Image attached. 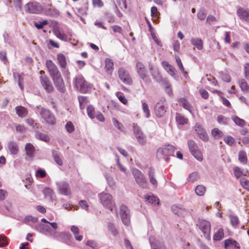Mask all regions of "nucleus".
<instances>
[{"instance_id":"obj_50","label":"nucleus","mask_w":249,"mask_h":249,"mask_svg":"<svg viewBox=\"0 0 249 249\" xmlns=\"http://www.w3.org/2000/svg\"><path fill=\"white\" fill-rule=\"evenodd\" d=\"M233 172L235 177L238 178L243 175V172L239 167H235L233 168Z\"/></svg>"},{"instance_id":"obj_33","label":"nucleus","mask_w":249,"mask_h":249,"mask_svg":"<svg viewBox=\"0 0 249 249\" xmlns=\"http://www.w3.org/2000/svg\"><path fill=\"white\" fill-rule=\"evenodd\" d=\"M149 69L151 74L154 79H158L160 78V73L157 68H155L153 65H150Z\"/></svg>"},{"instance_id":"obj_48","label":"nucleus","mask_w":249,"mask_h":249,"mask_svg":"<svg viewBox=\"0 0 249 249\" xmlns=\"http://www.w3.org/2000/svg\"><path fill=\"white\" fill-rule=\"evenodd\" d=\"M47 14L53 17H57L59 15V12L56 9L51 7L47 10Z\"/></svg>"},{"instance_id":"obj_5","label":"nucleus","mask_w":249,"mask_h":249,"mask_svg":"<svg viewBox=\"0 0 249 249\" xmlns=\"http://www.w3.org/2000/svg\"><path fill=\"white\" fill-rule=\"evenodd\" d=\"M137 71L141 78L146 84L151 82V80L146 68L141 62H137L136 65Z\"/></svg>"},{"instance_id":"obj_42","label":"nucleus","mask_w":249,"mask_h":249,"mask_svg":"<svg viewBox=\"0 0 249 249\" xmlns=\"http://www.w3.org/2000/svg\"><path fill=\"white\" fill-rule=\"evenodd\" d=\"M36 137L38 139H39L45 142H48L50 141V138L47 135L40 132H36Z\"/></svg>"},{"instance_id":"obj_30","label":"nucleus","mask_w":249,"mask_h":249,"mask_svg":"<svg viewBox=\"0 0 249 249\" xmlns=\"http://www.w3.org/2000/svg\"><path fill=\"white\" fill-rule=\"evenodd\" d=\"M176 121L178 124L184 125L188 122V119L185 118L180 113H177L176 115Z\"/></svg>"},{"instance_id":"obj_58","label":"nucleus","mask_w":249,"mask_h":249,"mask_svg":"<svg viewBox=\"0 0 249 249\" xmlns=\"http://www.w3.org/2000/svg\"><path fill=\"white\" fill-rule=\"evenodd\" d=\"M207 12L204 10H200L197 13V17L200 20H204L207 16Z\"/></svg>"},{"instance_id":"obj_1","label":"nucleus","mask_w":249,"mask_h":249,"mask_svg":"<svg viewBox=\"0 0 249 249\" xmlns=\"http://www.w3.org/2000/svg\"><path fill=\"white\" fill-rule=\"evenodd\" d=\"M98 197L100 202L105 207L112 211L115 203L111 195L102 192L98 195Z\"/></svg>"},{"instance_id":"obj_35","label":"nucleus","mask_w":249,"mask_h":249,"mask_svg":"<svg viewBox=\"0 0 249 249\" xmlns=\"http://www.w3.org/2000/svg\"><path fill=\"white\" fill-rule=\"evenodd\" d=\"M231 119L236 125L240 127H244L246 125V121L237 116H232Z\"/></svg>"},{"instance_id":"obj_52","label":"nucleus","mask_w":249,"mask_h":249,"mask_svg":"<svg viewBox=\"0 0 249 249\" xmlns=\"http://www.w3.org/2000/svg\"><path fill=\"white\" fill-rule=\"evenodd\" d=\"M67 131L69 133H72L74 131V126L71 121L68 122L65 125Z\"/></svg>"},{"instance_id":"obj_11","label":"nucleus","mask_w":249,"mask_h":249,"mask_svg":"<svg viewBox=\"0 0 249 249\" xmlns=\"http://www.w3.org/2000/svg\"><path fill=\"white\" fill-rule=\"evenodd\" d=\"M45 65L51 78L61 74L57 67L51 60H47Z\"/></svg>"},{"instance_id":"obj_37","label":"nucleus","mask_w":249,"mask_h":249,"mask_svg":"<svg viewBox=\"0 0 249 249\" xmlns=\"http://www.w3.org/2000/svg\"><path fill=\"white\" fill-rule=\"evenodd\" d=\"M206 191L205 187L202 185L196 186L195 189L196 194L199 196H203Z\"/></svg>"},{"instance_id":"obj_63","label":"nucleus","mask_w":249,"mask_h":249,"mask_svg":"<svg viewBox=\"0 0 249 249\" xmlns=\"http://www.w3.org/2000/svg\"><path fill=\"white\" fill-rule=\"evenodd\" d=\"M199 93L200 94L202 98L204 99H207L209 98V93L207 90L204 89H201L199 90Z\"/></svg>"},{"instance_id":"obj_53","label":"nucleus","mask_w":249,"mask_h":249,"mask_svg":"<svg viewBox=\"0 0 249 249\" xmlns=\"http://www.w3.org/2000/svg\"><path fill=\"white\" fill-rule=\"evenodd\" d=\"M146 198L149 203L152 204H158L159 203L158 198L154 196H147Z\"/></svg>"},{"instance_id":"obj_61","label":"nucleus","mask_w":249,"mask_h":249,"mask_svg":"<svg viewBox=\"0 0 249 249\" xmlns=\"http://www.w3.org/2000/svg\"><path fill=\"white\" fill-rule=\"evenodd\" d=\"M52 113L50 111L44 108H42L40 112V115L44 120H46L47 118Z\"/></svg>"},{"instance_id":"obj_13","label":"nucleus","mask_w":249,"mask_h":249,"mask_svg":"<svg viewBox=\"0 0 249 249\" xmlns=\"http://www.w3.org/2000/svg\"><path fill=\"white\" fill-rule=\"evenodd\" d=\"M224 249H240L241 245L239 242L232 238H229L224 241Z\"/></svg>"},{"instance_id":"obj_47","label":"nucleus","mask_w":249,"mask_h":249,"mask_svg":"<svg viewBox=\"0 0 249 249\" xmlns=\"http://www.w3.org/2000/svg\"><path fill=\"white\" fill-rule=\"evenodd\" d=\"M229 119L223 115H220L218 116L217 118V122L220 124H227Z\"/></svg>"},{"instance_id":"obj_29","label":"nucleus","mask_w":249,"mask_h":249,"mask_svg":"<svg viewBox=\"0 0 249 249\" xmlns=\"http://www.w3.org/2000/svg\"><path fill=\"white\" fill-rule=\"evenodd\" d=\"M148 177L149 178L150 183L155 187H157L158 182L155 178V172L153 168L152 167L149 168L148 170Z\"/></svg>"},{"instance_id":"obj_31","label":"nucleus","mask_w":249,"mask_h":249,"mask_svg":"<svg viewBox=\"0 0 249 249\" xmlns=\"http://www.w3.org/2000/svg\"><path fill=\"white\" fill-rule=\"evenodd\" d=\"M238 83L242 91L246 93L249 92V85L244 79L239 80Z\"/></svg>"},{"instance_id":"obj_51","label":"nucleus","mask_w":249,"mask_h":249,"mask_svg":"<svg viewBox=\"0 0 249 249\" xmlns=\"http://www.w3.org/2000/svg\"><path fill=\"white\" fill-rule=\"evenodd\" d=\"M110 27L114 33H118L121 35H123V29L120 26L114 25Z\"/></svg>"},{"instance_id":"obj_6","label":"nucleus","mask_w":249,"mask_h":249,"mask_svg":"<svg viewBox=\"0 0 249 249\" xmlns=\"http://www.w3.org/2000/svg\"><path fill=\"white\" fill-rule=\"evenodd\" d=\"M132 175L136 183L142 188H147V181L143 174L138 169L134 168L132 170Z\"/></svg>"},{"instance_id":"obj_24","label":"nucleus","mask_w":249,"mask_h":249,"mask_svg":"<svg viewBox=\"0 0 249 249\" xmlns=\"http://www.w3.org/2000/svg\"><path fill=\"white\" fill-rule=\"evenodd\" d=\"M15 110L18 116L21 118L26 117L28 113L27 109L21 106L16 107Z\"/></svg>"},{"instance_id":"obj_41","label":"nucleus","mask_w":249,"mask_h":249,"mask_svg":"<svg viewBox=\"0 0 249 249\" xmlns=\"http://www.w3.org/2000/svg\"><path fill=\"white\" fill-rule=\"evenodd\" d=\"M116 96L119 100L124 105H126L128 103V100L122 92L117 91L115 93Z\"/></svg>"},{"instance_id":"obj_60","label":"nucleus","mask_w":249,"mask_h":249,"mask_svg":"<svg viewBox=\"0 0 249 249\" xmlns=\"http://www.w3.org/2000/svg\"><path fill=\"white\" fill-rule=\"evenodd\" d=\"M240 182L241 185L244 189L249 191V180L242 178L240 179Z\"/></svg>"},{"instance_id":"obj_3","label":"nucleus","mask_w":249,"mask_h":249,"mask_svg":"<svg viewBox=\"0 0 249 249\" xmlns=\"http://www.w3.org/2000/svg\"><path fill=\"white\" fill-rule=\"evenodd\" d=\"M74 85L82 93H87L89 89L88 83L82 75H78L74 79Z\"/></svg>"},{"instance_id":"obj_57","label":"nucleus","mask_w":249,"mask_h":249,"mask_svg":"<svg viewBox=\"0 0 249 249\" xmlns=\"http://www.w3.org/2000/svg\"><path fill=\"white\" fill-rule=\"evenodd\" d=\"M175 58L176 61L177 63L178 66V69L180 70V71L181 72H184V68L183 66V65L182 64L181 60L180 57H179V56L176 55L175 56Z\"/></svg>"},{"instance_id":"obj_22","label":"nucleus","mask_w":249,"mask_h":249,"mask_svg":"<svg viewBox=\"0 0 249 249\" xmlns=\"http://www.w3.org/2000/svg\"><path fill=\"white\" fill-rule=\"evenodd\" d=\"M114 63L113 61L110 58H107L105 60V69L107 73L111 74L114 70Z\"/></svg>"},{"instance_id":"obj_18","label":"nucleus","mask_w":249,"mask_h":249,"mask_svg":"<svg viewBox=\"0 0 249 249\" xmlns=\"http://www.w3.org/2000/svg\"><path fill=\"white\" fill-rule=\"evenodd\" d=\"M176 149V148L174 146L168 145L166 147L159 148L157 153L165 156H174Z\"/></svg>"},{"instance_id":"obj_45","label":"nucleus","mask_w":249,"mask_h":249,"mask_svg":"<svg viewBox=\"0 0 249 249\" xmlns=\"http://www.w3.org/2000/svg\"><path fill=\"white\" fill-rule=\"evenodd\" d=\"M129 1V0H116V2L122 10H125L127 9V3Z\"/></svg>"},{"instance_id":"obj_43","label":"nucleus","mask_w":249,"mask_h":249,"mask_svg":"<svg viewBox=\"0 0 249 249\" xmlns=\"http://www.w3.org/2000/svg\"><path fill=\"white\" fill-rule=\"evenodd\" d=\"M212 135L216 139H218L223 136V133L217 128H214L212 130Z\"/></svg>"},{"instance_id":"obj_44","label":"nucleus","mask_w":249,"mask_h":249,"mask_svg":"<svg viewBox=\"0 0 249 249\" xmlns=\"http://www.w3.org/2000/svg\"><path fill=\"white\" fill-rule=\"evenodd\" d=\"M37 220V217L32 216V215H27L24 218L23 222L26 224H30V223H36Z\"/></svg>"},{"instance_id":"obj_17","label":"nucleus","mask_w":249,"mask_h":249,"mask_svg":"<svg viewBox=\"0 0 249 249\" xmlns=\"http://www.w3.org/2000/svg\"><path fill=\"white\" fill-rule=\"evenodd\" d=\"M195 129L196 133L201 140L203 141H207L208 140V136L202 125L198 123L196 124L195 126Z\"/></svg>"},{"instance_id":"obj_38","label":"nucleus","mask_w":249,"mask_h":249,"mask_svg":"<svg viewBox=\"0 0 249 249\" xmlns=\"http://www.w3.org/2000/svg\"><path fill=\"white\" fill-rule=\"evenodd\" d=\"M80 108L83 110L88 103V98L86 96H80L78 97Z\"/></svg>"},{"instance_id":"obj_8","label":"nucleus","mask_w":249,"mask_h":249,"mask_svg":"<svg viewBox=\"0 0 249 249\" xmlns=\"http://www.w3.org/2000/svg\"><path fill=\"white\" fill-rule=\"evenodd\" d=\"M133 131L138 142L142 145L145 144L146 143L145 137L140 126L136 123L133 124Z\"/></svg>"},{"instance_id":"obj_39","label":"nucleus","mask_w":249,"mask_h":249,"mask_svg":"<svg viewBox=\"0 0 249 249\" xmlns=\"http://www.w3.org/2000/svg\"><path fill=\"white\" fill-rule=\"evenodd\" d=\"M71 231L74 234L75 238L76 240L81 241L83 239L82 235H77L79 232V228L77 227L72 226L71 227Z\"/></svg>"},{"instance_id":"obj_34","label":"nucleus","mask_w":249,"mask_h":249,"mask_svg":"<svg viewBox=\"0 0 249 249\" xmlns=\"http://www.w3.org/2000/svg\"><path fill=\"white\" fill-rule=\"evenodd\" d=\"M25 148L26 155L30 157H32L35 151L34 146L31 143H28L26 144Z\"/></svg>"},{"instance_id":"obj_56","label":"nucleus","mask_w":249,"mask_h":249,"mask_svg":"<svg viewBox=\"0 0 249 249\" xmlns=\"http://www.w3.org/2000/svg\"><path fill=\"white\" fill-rule=\"evenodd\" d=\"M7 238L3 234L0 235V247H4L8 245Z\"/></svg>"},{"instance_id":"obj_59","label":"nucleus","mask_w":249,"mask_h":249,"mask_svg":"<svg viewBox=\"0 0 249 249\" xmlns=\"http://www.w3.org/2000/svg\"><path fill=\"white\" fill-rule=\"evenodd\" d=\"M48 21L47 20H44L42 21L36 22L34 24L35 26L38 29H40L43 28L44 25H47Z\"/></svg>"},{"instance_id":"obj_27","label":"nucleus","mask_w":249,"mask_h":249,"mask_svg":"<svg viewBox=\"0 0 249 249\" xmlns=\"http://www.w3.org/2000/svg\"><path fill=\"white\" fill-rule=\"evenodd\" d=\"M164 69L172 76L176 74L175 69L167 61H163L161 63Z\"/></svg>"},{"instance_id":"obj_36","label":"nucleus","mask_w":249,"mask_h":249,"mask_svg":"<svg viewBox=\"0 0 249 249\" xmlns=\"http://www.w3.org/2000/svg\"><path fill=\"white\" fill-rule=\"evenodd\" d=\"M54 34L59 39L66 41L67 40V36L65 34L61 31L59 29H55L53 31Z\"/></svg>"},{"instance_id":"obj_14","label":"nucleus","mask_w":249,"mask_h":249,"mask_svg":"<svg viewBox=\"0 0 249 249\" xmlns=\"http://www.w3.org/2000/svg\"><path fill=\"white\" fill-rule=\"evenodd\" d=\"M60 193L65 196L71 195V191L70 187L68 182L66 181H60L56 183Z\"/></svg>"},{"instance_id":"obj_15","label":"nucleus","mask_w":249,"mask_h":249,"mask_svg":"<svg viewBox=\"0 0 249 249\" xmlns=\"http://www.w3.org/2000/svg\"><path fill=\"white\" fill-rule=\"evenodd\" d=\"M52 79L57 89L61 93L64 92L65 91V87L61 74L53 77Z\"/></svg>"},{"instance_id":"obj_54","label":"nucleus","mask_w":249,"mask_h":249,"mask_svg":"<svg viewBox=\"0 0 249 249\" xmlns=\"http://www.w3.org/2000/svg\"><path fill=\"white\" fill-rule=\"evenodd\" d=\"M230 222L232 226L236 227L239 223V220L237 216L230 215Z\"/></svg>"},{"instance_id":"obj_19","label":"nucleus","mask_w":249,"mask_h":249,"mask_svg":"<svg viewBox=\"0 0 249 249\" xmlns=\"http://www.w3.org/2000/svg\"><path fill=\"white\" fill-rule=\"evenodd\" d=\"M224 237V229L221 226H217L214 229L213 239L214 241H219Z\"/></svg>"},{"instance_id":"obj_46","label":"nucleus","mask_w":249,"mask_h":249,"mask_svg":"<svg viewBox=\"0 0 249 249\" xmlns=\"http://www.w3.org/2000/svg\"><path fill=\"white\" fill-rule=\"evenodd\" d=\"M199 178V176L197 172H193L190 174L188 176V181L194 182Z\"/></svg>"},{"instance_id":"obj_12","label":"nucleus","mask_w":249,"mask_h":249,"mask_svg":"<svg viewBox=\"0 0 249 249\" xmlns=\"http://www.w3.org/2000/svg\"><path fill=\"white\" fill-rule=\"evenodd\" d=\"M26 10L30 13L39 14L43 8L40 4L36 2H29L26 5Z\"/></svg>"},{"instance_id":"obj_2","label":"nucleus","mask_w":249,"mask_h":249,"mask_svg":"<svg viewBox=\"0 0 249 249\" xmlns=\"http://www.w3.org/2000/svg\"><path fill=\"white\" fill-rule=\"evenodd\" d=\"M199 230L203 233L204 236L208 240L211 239V227L210 223L204 219H199L197 224Z\"/></svg>"},{"instance_id":"obj_40","label":"nucleus","mask_w":249,"mask_h":249,"mask_svg":"<svg viewBox=\"0 0 249 249\" xmlns=\"http://www.w3.org/2000/svg\"><path fill=\"white\" fill-rule=\"evenodd\" d=\"M87 112L88 116L90 119H93L95 118V108L92 106L89 105L87 107Z\"/></svg>"},{"instance_id":"obj_16","label":"nucleus","mask_w":249,"mask_h":249,"mask_svg":"<svg viewBox=\"0 0 249 249\" xmlns=\"http://www.w3.org/2000/svg\"><path fill=\"white\" fill-rule=\"evenodd\" d=\"M40 81L46 91L48 92H52L53 91L54 89L53 86L48 76H44V77H40Z\"/></svg>"},{"instance_id":"obj_4","label":"nucleus","mask_w":249,"mask_h":249,"mask_svg":"<svg viewBox=\"0 0 249 249\" xmlns=\"http://www.w3.org/2000/svg\"><path fill=\"white\" fill-rule=\"evenodd\" d=\"M189 151L192 155L198 161H202L203 160L202 152L193 140L188 141Z\"/></svg>"},{"instance_id":"obj_25","label":"nucleus","mask_w":249,"mask_h":249,"mask_svg":"<svg viewBox=\"0 0 249 249\" xmlns=\"http://www.w3.org/2000/svg\"><path fill=\"white\" fill-rule=\"evenodd\" d=\"M8 148L11 154L16 155L18 152V146L15 142H9L8 143Z\"/></svg>"},{"instance_id":"obj_64","label":"nucleus","mask_w":249,"mask_h":249,"mask_svg":"<svg viewBox=\"0 0 249 249\" xmlns=\"http://www.w3.org/2000/svg\"><path fill=\"white\" fill-rule=\"evenodd\" d=\"M244 74L247 79H249V63H246L244 66Z\"/></svg>"},{"instance_id":"obj_20","label":"nucleus","mask_w":249,"mask_h":249,"mask_svg":"<svg viewBox=\"0 0 249 249\" xmlns=\"http://www.w3.org/2000/svg\"><path fill=\"white\" fill-rule=\"evenodd\" d=\"M237 14L241 19L249 23V10L240 7L237 11Z\"/></svg>"},{"instance_id":"obj_26","label":"nucleus","mask_w":249,"mask_h":249,"mask_svg":"<svg viewBox=\"0 0 249 249\" xmlns=\"http://www.w3.org/2000/svg\"><path fill=\"white\" fill-rule=\"evenodd\" d=\"M38 226L41 230V231L47 232L48 233H49L51 235H52L53 236H55L56 233V231H55L56 230L53 231L51 229V227L48 225L40 224L39 225H38Z\"/></svg>"},{"instance_id":"obj_55","label":"nucleus","mask_w":249,"mask_h":249,"mask_svg":"<svg viewBox=\"0 0 249 249\" xmlns=\"http://www.w3.org/2000/svg\"><path fill=\"white\" fill-rule=\"evenodd\" d=\"M142 109L143 112L146 115V117L149 118L150 116V113L147 104L145 102L143 103L142 104Z\"/></svg>"},{"instance_id":"obj_62","label":"nucleus","mask_w":249,"mask_h":249,"mask_svg":"<svg viewBox=\"0 0 249 249\" xmlns=\"http://www.w3.org/2000/svg\"><path fill=\"white\" fill-rule=\"evenodd\" d=\"M45 121L49 124H55V118L53 114L49 116Z\"/></svg>"},{"instance_id":"obj_28","label":"nucleus","mask_w":249,"mask_h":249,"mask_svg":"<svg viewBox=\"0 0 249 249\" xmlns=\"http://www.w3.org/2000/svg\"><path fill=\"white\" fill-rule=\"evenodd\" d=\"M191 42L198 50H201L203 48V42L200 38H192L191 40Z\"/></svg>"},{"instance_id":"obj_21","label":"nucleus","mask_w":249,"mask_h":249,"mask_svg":"<svg viewBox=\"0 0 249 249\" xmlns=\"http://www.w3.org/2000/svg\"><path fill=\"white\" fill-rule=\"evenodd\" d=\"M56 58L58 64L60 66L61 69L65 70L67 66L66 57L65 55L61 53H59L56 55Z\"/></svg>"},{"instance_id":"obj_23","label":"nucleus","mask_w":249,"mask_h":249,"mask_svg":"<svg viewBox=\"0 0 249 249\" xmlns=\"http://www.w3.org/2000/svg\"><path fill=\"white\" fill-rule=\"evenodd\" d=\"M178 101L179 106L192 113V106L186 99L181 98L178 99Z\"/></svg>"},{"instance_id":"obj_32","label":"nucleus","mask_w":249,"mask_h":249,"mask_svg":"<svg viewBox=\"0 0 249 249\" xmlns=\"http://www.w3.org/2000/svg\"><path fill=\"white\" fill-rule=\"evenodd\" d=\"M238 160L239 161L244 164H246L248 162V157L246 152L244 150H240L238 153Z\"/></svg>"},{"instance_id":"obj_49","label":"nucleus","mask_w":249,"mask_h":249,"mask_svg":"<svg viewBox=\"0 0 249 249\" xmlns=\"http://www.w3.org/2000/svg\"><path fill=\"white\" fill-rule=\"evenodd\" d=\"M224 142L230 146L232 145L235 142L234 139L231 136H227L224 139Z\"/></svg>"},{"instance_id":"obj_9","label":"nucleus","mask_w":249,"mask_h":249,"mask_svg":"<svg viewBox=\"0 0 249 249\" xmlns=\"http://www.w3.org/2000/svg\"><path fill=\"white\" fill-rule=\"evenodd\" d=\"M120 214L124 224L128 226L130 223V211L126 206L122 205L120 206Z\"/></svg>"},{"instance_id":"obj_10","label":"nucleus","mask_w":249,"mask_h":249,"mask_svg":"<svg viewBox=\"0 0 249 249\" xmlns=\"http://www.w3.org/2000/svg\"><path fill=\"white\" fill-rule=\"evenodd\" d=\"M167 105L164 101H160L155 105L154 108V113L157 117H163L167 109Z\"/></svg>"},{"instance_id":"obj_7","label":"nucleus","mask_w":249,"mask_h":249,"mask_svg":"<svg viewBox=\"0 0 249 249\" xmlns=\"http://www.w3.org/2000/svg\"><path fill=\"white\" fill-rule=\"evenodd\" d=\"M118 74L119 79L124 84L131 85L132 84L133 80L129 73L124 68L121 67L118 69Z\"/></svg>"}]
</instances>
